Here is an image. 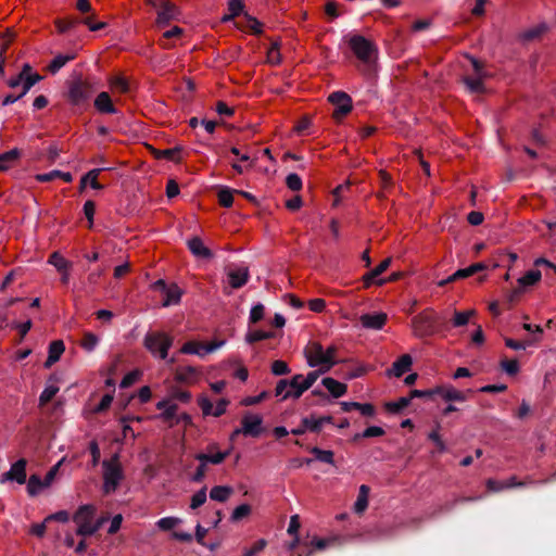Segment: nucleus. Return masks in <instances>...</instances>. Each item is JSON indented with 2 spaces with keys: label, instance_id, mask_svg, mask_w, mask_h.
I'll return each instance as SVG.
<instances>
[{
  "label": "nucleus",
  "instance_id": "43",
  "mask_svg": "<svg viewBox=\"0 0 556 556\" xmlns=\"http://www.w3.org/2000/svg\"><path fill=\"white\" fill-rule=\"evenodd\" d=\"M182 33H184V29L181 27L174 26L173 28L164 31L163 37L160 39V45L164 49H170L172 45H169L166 40L172 39V38H178L182 35Z\"/></svg>",
  "mask_w": 556,
  "mask_h": 556
},
{
  "label": "nucleus",
  "instance_id": "34",
  "mask_svg": "<svg viewBox=\"0 0 556 556\" xmlns=\"http://www.w3.org/2000/svg\"><path fill=\"white\" fill-rule=\"evenodd\" d=\"M102 168H94L89 170L86 175H84L80 179V189H84L87 185H89L92 189L101 190L103 186L98 182V176L101 173Z\"/></svg>",
  "mask_w": 556,
  "mask_h": 556
},
{
  "label": "nucleus",
  "instance_id": "35",
  "mask_svg": "<svg viewBox=\"0 0 556 556\" xmlns=\"http://www.w3.org/2000/svg\"><path fill=\"white\" fill-rule=\"evenodd\" d=\"M75 58V53L58 54L50 62L48 70L51 74H56L63 66H65L70 61L74 60Z\"/></svg>",
  "mask_w": 556,
  "mask_h": 556
},
{
  "label": "nucleus",
  "instance_id": "1",
  "mask_svg": "<svg viewBox=\"0 0 556 556\" xmlns=\"http://www.w3.org/2000/svg\"><path fill=\"white\" fill-rule=\"evenodd\" d=\"M94 513L96 509L92 505H83L74 514L73 520L77 525L78 535H93L105 522L106 518L104 517L94 520Z\"/></svg>",
  "mask_w": 556,
  "mask_h": 556
},
{
  "label": "nucleus",
  "instance_id": "64",
  "mask_svg": "<svg viewBox=\"0 0 556 556\" xmlns=\"http://www.w3.org/2000/svg\"><path fill=\"white\" fill-rule=\"evenodd\" d=\"M141 372L139 370H132L125 375V377L121 381V388H128L134 384L140 377Z\"/></svg>",
  "mask_w": 556,
  "mask_h": 556
},
{
  "label": "nucleus",
  "instance_id": "18",
  "mask_svg": "<svg viewBox=\"0 0 556 556\" xmlns=\"http://www.w3.org/2000/svg\"><path fill=\"white\" fill-rule=\"evenodd\" d=\"M388 319L386 313H368L359 317L362 326L366 329L380 330L383 328Z\"/></svg>",
  "mask_w": 556,
  "mask_h": 556
},
{
  "label": "nucleus",
  "instance_id": "28",
  "mask_svg": "<svg viewBox=\"0 0 556 556\" xmlns=\"http://www.w3.org/2000/svg\"><path fill=\"white\" fill-rule=\"evenodd\" d=\"M65 346L62 340L52 341L49 345L48 358L45 363V367L49 368L56 363L62 354L64 353Z\"/></svg>",
  "mask_w": 556,
  "mask_h": 556
},
{
  "label": "nucleus",
  "instance_id": "42",
  "mask_svg": "<svg viewBox=\"0 0 556 556\" xmlns=\"http://www.w3.org/2000/svg\"><path fill=\"white\" fill-rule=\"evenodd\" d=\"M243 10V3L241 0H229L228 1V11L229 14L224 15L222 21L228 22L238 16Z\"/></svg>",
  "mask_w": 556,
  "mask_h": 556
},
{
  "label": "nucleus",
  "instance_id": "8",
  "mask_svg": "<svg viewBox=\"0 0 556 556\" xmlns=\"http://www.w3.org/2000/svg\"><path fill=\"white\" fill-rule=\"evenodd\" d=\"M148 3L157 11L156 25L164 27L179 16L178 8L168 0H148Z\"/></svg>",
  "mask_w": 556,
  "mask_h": 556
},
{
  "label": "nucleus",
  "instance_id": "54",
  "mask_svg": "<svg viewBox=\"0 0 556 556\" xmlns=\"http://www.w3.org/2000/svg\"><path fill=\"white\" fill-rule=\"evenodd\" d=\"M206 488H202L197 493H194L191 497L190 508L197 509L202 506L206 502Z\"/></svg>",
  "mask_w": 556,
  "mask_h": 556
},
{
  "label": "nucleus",
  "instance_id": "37",
  "mask_svg": "<svg viewBox=\"0 0 556 556\" xmlns=\"http://www.w3.org/2000/svg\"><path fill=\"white\" fill-rule=\"evenodd\" d=\"M59 390L60 388L58 383L50 379L39 396V405L45 406L47 403H49L55 396Z\"/></svg>",
  "mask_w": 556,
  "mask_h": 556
},
{
  "label": "nucleus",
  "instance_id": "12",
  "mask_svg": "<svg viewBox=\"0 0 556 556\" xmlns=\"http://www.w3.org/2000/svg\"><path fill=\"white\" fill-rule=\"evenodd\" d=\"M329 101L336 106L333 111L336 119H341L352 110V100L345 92L337 91L331 93Z\"/></svg>",
  "mask_w": 556,
  "mask_h": 556
},
{
  "label": "nucleus",
  "instance_id": "50",
  "mask_svg": "<svg viewBox=\"0 0 556 556\" xmlns=\"http://www.w3.org/2000/svg\"><path fill=\"white\" fill-rule=\"evenodd\" d=\"M273 336H274L273 332H269V331L252 330L247 333L245 341L248 343H254L257 341L269 339Z\"/></svg>",
  "mask_w": 556,
  "mask_h": 556
},
{
  "label": "nucleus",
  "instance_id": "31",
  "mask_svg": "<svg viewBox=\"0 0 556 556\" xmlns=\"http://www.w3.org/2000/svg\"><path fill=\"white\" fill-rule=\"evenodd\" d=\"M156 408L162 410L160 418L168 421L176 416L178 406L172 400H162L156 403Z\"/></svg>",
  "mask_w": 556,
  "mask_h": 556
},
{
  "label": "nucleus",
  "instance_id": "13",
  "mask_svg": "<svg viewBox=\"0 0 556 556\" xmlns=\"http://www.w3.org/2000/svg\"><path fill=\"white\" fill-rule=\"evenodd\" d=\"M26 466L27 462L24 458L18 459L14 464H12L9 471L4 472L1 476L0 482L5 483L8 481H15L18 484H24L27 479Z\"/></svg>",
  "mask_w": 556,
  "mask_h": 556
},
{
  "label": "nucleus",
  "instance_id": "60",
  "mask_svg": "<svg viewBox=\"0 0 556 556\" xmlns=\"http://www.w3.org/2000/svg\"><path fill=\"white\" fill-rule=\"evenodd\" d=\"M271 372L275 376H282L290 372V368L285 361L277 359L271 364Z\"/></svg>",
  "mask_w": 556,
  "mask_h": 556
},
{
  "label": "nucleus",
  "instance_id": "9",
  "mask_svg": "<svg viewBox=\"0 0 556 556\" xmlns=\"http://www.w3.org/2000/svg\"><path fill=\"white\" fill-rule=\"evenodd\" d=\"M226 343L225 340L214 341L211 343H201L198 341H188L182 344L180 348V353L182 354H189V355H197L199 357H205L207 354L215 352L216 350L224 346Z\"/></svg>",
  "mask_w": 556,
  "mask_h": 556
},
{
  "label": "nucleus",
  "instance_id": "6",
  "mask_svg": "<svg viewBox=\"0 0 556 556\" xmlns=\"http://www.w3.org/2000/svg\"><path fill=\"white\" fill-rule=\"evenodd\" d=\"M348 45L355 56L364 63H370L378 52L376 45L362 35H350Z\"/></svg>",
  "mask_w": 556,
  "mask_h": 556
},
{
  "label": "nucleus",
  "instance_id": "55",
  "mask_svg": "<svg viewBox=\"0 0 556 556\" xmlns=\"http://www.w3.org/2000/svg\"><path fill=\"white\" fill-rule=\"evenodd\" d=\"M218 201L220 205L225 207H230L233 203V191L228 188L222 189L218 192Z\"/></svg>",
  "mask_w": 556,
  "mask_h": 556
},
{
  "label": "nucleus",
  "instance_id": "22",
  "mask_svg": "<svg viewBox=\"0 0 556 556\" xmlns=\"http://www.w3.org/2000/svg\"><path fill=\"white\" fill-rule=\"evenodd\" d=\"M413 364V358L408 354H403L400 358H397L391 368H389L386 374L388 377L394 376V377H401L405 372L410 370Z\"/></svg>",
  "mask_w": 556,
  "mask_h": 556
},
{
  "label": "nucleus",
  "instance_id": "2",
  "mask_svg": "<svg viewBox=\"0 0 556 556\" xmlns=\"http://www.w3.org/2000/svg\"><path fill=\"white\" fill-rule=\"evenodd\" d=\"M40 80H41V76L37 73H31L30 65L25 64L21 71V73L17 76L12 77L8 80V85L11 88H17L21 86L22 87L21 93L17 96H12V94L7 96L2 101V105L5 106L9 104H13L17 100H20L22 97H24L30 90V88Z\"/></svg>",
  "mask_w": 556,
  "mask_h": 556
},
{
  "label": "nucleus",
  "instance_id": "11",
  "mask_svg": "<svg viewBox=\"0 0 556 556\" xmlns=\"http://www.w3.org/2000/svg\"><path fill=\"white\" fill-rule=\"evenodd\" d=\"M469 61L472 65L475 75L471 77H465L464 83L470 92L480 93L483 91V68L477 59L470 56Z\"/></svg>",
  "mask_w": 556,
  "mask_h": 556
},
{
  "label": "nucleus",
  "instance_id": "53",
  "mask_svg": "<svg viewBox=\"0 0 556 556\" xmlns=\"http://www.w3.org/2000/svg\"><path fill=\"white\" fill-rule=\"evenodd\" d=\"M410 401H412V397L403 396V397L397 399L394 402L388 403L387 408L393 413H397V412L404 409L405 407H407L410 404Z\"/></svg>",
  "mask_w": 556,
  "mask_h": 556
},
{
  "label": "nucleus",
  "instance_id": "40",
  "mask_svg": "<svg viewBox=\"0 0 556 556\" xmlns=\"http://www.w3.org/2000/svg\"><path fill=\"white\" fill-rule=\"evenodd\" d=\"M475 315H476L475 309H468V311H464V312L455 311L453 319H452V325L456 328L463 327V326L467 325L469 323V319Z\"/></svg>",
  "mask_w": 556,
  "mask_h": 556
},
{
  "label": "nucleus",
  "instance_id": "58",
  "mask_svg": "<svg viewBox=\"0 0 556 556\" xmlns=\"http://www.w3.org/2000/svg\"><path fill=\"white\" fill-rule=\"evenodd\" d=\"M501 367L509 376H514L519 371V364L516 359H503Z\"/></svg>",
  "mask_w": 556,
  "mask_h": 556
},
{
  "label": "nucleus",
  "instance_id": "57",
  "mask_svg": "<svg viewBox=\"0 0 556 556\" xmlns=\"http://www.w3.org/2000/svg\"><path fill=\"white\" fill-rule=\"evenodd\" d=\"M198 462H199V466L195 469L194 473L192 475L191 481L200 483L204 480V478L206 476V470H207L208 464L205 460H198Z\"/></svg>",
  "mask_w": 556,
  "mask_h": 556
},
{
  "label": "nucleus",
  "instance_id": "21",
  "mask_svg": "<svg viewBox=\"0 0 556 556\" xmlns=\"http://www.w3.org/2000/svg\"><path fill=\"white\" fill-rule=\"evenodd\" d=\"M435 395L441 396L446 402H465L467 395L453 386H440L434 388Z\"/></svg>",
  "mask_w": 556,
  "mask_h": 556
},
{
  "label": "nucleus",
  "instance_id": "49",
  "mask_svg": "<svg viewBox=\"0 0 556 556\" xmlns=\"http://www.w3.org/2000/svg\"><path fill=\"white\" fill-rule=\"evenodd\" d=\"M250 514H251V506L249 504H241L233 509V511L230 516V520L232 522H237V521H240L241 519L248 517Z\"/></svg>",
  "mask_w": 556,
  "mask_h": 556
},
{
  "label": "nucleus",
  "instance_id": "15",
  "mask_svg": "<svg viewBox=\"0 0 556 556\" xmlns=\"http://www.w3.org/2000/svg\"><path fill=\"white\" fill-rule=\"evenodd\" d=\"M333 538H318L314 536L309 540V542H304L300 545V549L298 552L299 556H311L314 551H324L327 547L331 546L334 543Z\"/></svg>",
  "mask_w": 556,
  "mask_h": 556
},
{
  "label": "nucleus",
  "instance_id": "4",
  "mask_svg": "<svg viewBox=\"0 0 556 556\" xmlns=\"http://www.w3.org/2000/svg\"><path fill=\"white\" fill-rule=\"evenodd\" d=\"M103 468V492L111 494L115 492L124 479V472L119 463L118 454L102 463Z\"/></svg>",
  "mask_w": 556,
  "mask_h": 556
},
{
  "label": "nucleus",
  "instance_id": "41",
  "mask_svg": "<svg viewBox=\"0 0 556 556\" xmlns=\"http://www.w3.org/2000/svg\"><path fill=\"white\" fill-rule=\"evenodd\" d=\"M109 85L113 91L125 93L129 90V84L127 79L121 75L111 77L109 79Z\"/></svg>",
  "mask_w": 556,
  "mask_h": 556
},
{
  "label": "nucleus",
  "instance_id": "47",
  "mask_svg": "<svg viewBox=\"0 0 556 556\" xmlns=\"http://www.w3.org/2000/svg\"><path fill=\"white\" fill-rule=\"evenodd\" d=\"M99 343V337L92 332H86L81 341V348L87 352H92Z\"/></svg>",
  "mask_w": 556,
  "mask_h": 556
},
{
  "label": "nucleus",
  "instance_id": "3",
  "mask_svg": "<svg viewBox=\"0 0 556 556\" xmlns=\"http://www.w3.org/2000/svg\"><path fill=\"white\" fill-rule=\"evenodd\" d=\"M93 89L88 80L76 78L68 81L65 98L71 105L85 110L89 105Z\"/></svg>",
  "mask_w": 556,
  "mask_h": 556
},
{
  "label": "nucleus",
  "instance_id": "10",
  "mask_svg": "<svg viewBox=\"0 0 556 556\" xmlns=\"http://www.w3.org/2000/svg\"><path fill=\"white\" fill-rule=\"evenodd\" d=\"M301 375H294L291 380L281 379L278 381L275 394L280 397V401L288 399H300L302 395H295V392L301 387Z\"/></svg>",
  "mask_w": 556,
  "mask_h": 556
},
{
  "label": "nucleus",
  "instance_id": "17",
  "mask_svg": "<svg viewBox=\"0 0 556 556\" xmlns=\"http://www.w3.org/2000/svg\"><path fill=\"white\" fill-rule=\"evenodd\" d=\"M391 258L388 257L383 260L377 267L368 271L363 276V282L365 287H370L371 285H383L386 279H378L381 274H383L390 266Z\"/></svg>",
  "mask_w": 556,
  "mask_h": 556
},
{
  "label": "nucleus",
  "instance_id": "25",
  "mask_svg": "<svg viewBox=\"0 0 556 556\" xmlns=\"http://www.w3.org/2000/svg\"><path fill=\"white\" fill-rule=\"evenodd\" d=\"M94 108L99 113L102 114H115L117 110L115 109L113 101L110 94L105 91L100 92L94 99Z\"/></svg>",
  "mask_w": 556,
  "mask_h": 556
},
{
  "label": "nucleus",
  "instance_id": "48",
  "mask_svg": "<svg viewBox=\"0 0 556 556\" xmlns=\"http://www.w3.org/2000/svg\"><path fill=\"white\" fill-rule=\"evenodd\" d=\"M181 522L177 517H164L157 520L156 527L162 531H169Z\"/></svg>",
  "mask_w": 556,
  "mask_h": 556
},
{
  "label": "nucleus",
  "instance_id": "5",
  "mask_svg": "<svg viewBox=\"0 0 556 556\" xmlns=\"http://www.w3.org/2000/svg\"><path fill=\"white\" fill-rule=\"evenodd\" d=\"M143 345L153 356L166 359L173 345V338L162 331L149 332L143 338Z\"/></svg>",
  "mask_w": 556,
  "mask_h": 556
},
{
  "label": "nucleus",
  "instance_id": "38",
  "mask_svg": "<svg viewBox=\"0 0 556 556\" xmlns=\"http://www.w3.org/2000/svg\"><path fill=\"white\" fill-rule=\"evenodd\" d=\"M321 374L323 372L320 371V368H318L317 370L308 372L305 377L301 375V387L295 392V395H302L316 382V380Z\"/></svg>",
  "mask_w": 556,
  "mask_h": 556
},
{
  "label": "nucleus",
  "instance_id": "46",
  "mask_svg": "<svg viewBox=\"0 0 556 556\" xmlns=\"http://www.w3.org/2000/svg\"><path fill=\"white\" fill-rule=\"evenodd\" d=\"M266 61L270 65H278L281 62V54L279 50V43L274 42L267 50Z\"/></svg>",
  "mask_w": 556,
  "mask_h": 556
},
{
  "label": "nucleus",
  "instance_id": "14",
  "mask_svg": "<svg viewBox=\"0 0 556 556\" xmlns=\"http://www.w3.org/2000/svg\"><path fill=\"white\" fill-rule=\"evenodd\" d=\"M242 434L258 437L263 432V418L257 414H245L241 419Z\"/></svg>",
  "mask_w": 556,
  "mask_h": 556
},
{
  "label": "nucleus",
  "instance_id": "23",
  "mask_svg": "<svg viewBox=\"0 0 556 556\" xmlns=\"http://www.w3.org/2000/svg\"><path fill=\"white\" fill-rule=\"evenodd\" d=\"M190 252L198 258L208 260L213 256L211 250L204 244L201 238L192 237L187 241Z\"/></svg>",
  "mask_w": 556,
  "mask_h": 556
},
{
  "label": "nucleus",
  "instance_id": "39",
  "mask_svg": "<svg viewBox=\"0 0 556 556\" xmlns=\"http://www.w3.org/2000/svg\"><path fill=\"white\" fill-rule=\"evenodd\" d=\"M45 488L43 481L37 475H31L27 480V492L30 496L38 495Z\"/></svg>",
  "mask_w": 556,
  "mask_h": 556
},
{
  "label": "nucleus",
  "instance_id": "27",
  "mask_svg": "<svg viewBox=\"0 0 556 556\" xmlns=\"http://www.w3.org/2000/svg\"><path fill=\"white\" fill-rule=\"evenodd\" d=\"M321 384L333 397H341L348 392V386L331 377H326L321 380Z\"/></svg>",
  "mask_w": 556,
  "mask_h": 556
},
{
  "label": "nucleus",
  "instance_id": "33",
  "mask_svg": "<svg viewBox=\"0 0 556 556\" xmlns=\"http://www.w3.org/2000/svg\"><path fill=\"white\" fill-rule=\"evenodd\" d=\"M369 486L366 484H362L358 490L357 498L354 503V511L357 514H362L366 510L368 506V496H369Z\"/></svg>",
  "mask_w": 556,
  "mask_h": 556
},
{
  "label": "nucleus",
  "instance_id": "63",
  "mask_svg": "<svg viewBox=\"0 0 556 556\" xmlns=\"http://www.w3.org/2000/svg\"><path fill=\"white\" fill-rule=\"evenodd\" d=\"M266 546V541L264 539H260L256 541L252 547L245 548L242 556H256L260 552H262Z\"/></svg>",
  "mask_w": 556,
  "mask_h": 556
},
{
  "label": "nucleus",
  "instance_id": "19",
  "mask_svg": "<svg viewBox=\"0 0 556 556\" xmlns=\"http://www.w3.org/2000/svg\"><path fill=\"white\" fill-rule=\"evenodd\" d=\"M228 282L233 289L243 287L249 280V269L244 266L229 268L227 271Z\"/></svg>",
  "mask_w": 556,
  "mask_h": 556
},
{
  "label": "nucleus",
  "instance_id": "56",
  "mask_svg": "<svg viewBox=\"0 0 556 556\" xmlns=\"http://www.w3.org/2000/svg\"><path fill=\"white\" fill-rule=\"evenodd\" d=\"M428 439L437 445L440 452L446 451L445 443L440 435V425H437L435 429L428 434Z\"/></svg>",
  "mask_w": 556,
  "mask_h": 556
},
{
  "label": "nucleus",
  "instance_id": "29",
  "mask_svg": "<svg viewBox=\"0 0 556 556\" xmlns=\"http://www.w3.org/2000/svg\"><path fill=\"white\" fill-rule=\"evenodd\" d=\"M542 279V273L539 269L528 270L523 276L518 278L517 283L520 290L535 286Z\"/></svg>",
  "mask_w": 556,
  "mask_h": 556
},
{
  "label": "nucleus",
  "instance_id": "44",
  "mask_svg": "<svg viewBox=\"0 0 556 556\" xmlns=\"http://www.w3.org/2000/svg\"><path fill=\"white\" fill-rule=\"evenodd\" d=\"M311 453L314 454L315 459L318 460V462L330 464V465L334 464L333 452L332 451L321 450L319 447H313L311 450Z\"/></svg>",
  "mask_w": 556,
  "mask_h": 556
},
{
  "label": "nucleus",
  "instance_id": "30",
  "mask_svg": "<svg viewBox=\"0 0 556 556\" xmlns=\"http://www.w3.org/2000/svg\"><path fill=\"white\" fill-rule=\"evenodd\" d=\"M182 293V290L177 285H170L164 292L165 299L162 306L168 307L178 304L181 300Z\"/></svg>",
  "mask_w": 556,
  "mask_h": 556
},
{
  "label": "nucleus",
  "instance_id": "36",
  "mask_svg": "<svg viewBox=\"0 0 556 556\" xmlns=\"http://www.w3.org/2000/svg\"><path fill=\"white\" fill-rule=\"evenodd\" d=\"M232 492H233V490H232L231 486H228V485H216V486L211 489L210 498L212 501L224 503V502H226L230 497Z\"/></svg>",
  "mask_w": 556,
  "mask_h": 556
},
{
  "label": "nucleus",
  "instance_id": "32",
  "mask_svg": "<svg viewBox=\"0 0 556 556\" xmlns=\"http://www.w3.org/2000/svg\"><path fill=\"white\" fill-rule=\"evenodd\" d=\"M21 156V151L14 148L0 154V172L11 168Z\"/></svg>",
  "mask_w": 556,
  "mask_h": 556
},
{
  "label": "nucleus",
  "instance_id": "26",
  "mask_svg": "<svg viewBox=\"0 0 556 556\" xmlns=\"http://www.w3.org/2000/svg\"><path fill=\"white\" fill-rule=\"evenodd\" d=\"M201 371L199 368L193 366L180 367L176 371V380L184 383L193 384L197 383Z\"/></svg>",
  "mask_w": 556,
  "mask_h": 556
},
{
  "label": "nucleus",
  "instance_id": "16",
  "mask_svg": "<svg viewBox=\"0 0 556 556\" xmlns=\"http://www.w3.org/2000/svg\"><path fill=\"white\" fill-rule=\"evenodd\" d=\"M217 447L216 443H211L206 447V453H199L194 458L197 460H205L207 464L219 465L230 455L231 450L220 452Z\"/></svg>",
  "mask_w": 556,
  "mask_h": 556
},
{
  "label": "nucleus",
  "instance_id": "61",
  "mask_svg": "<svg viewBox=\"0 0 556 556\" xmlns=\"http://www.w3.org/2000/svg\"><path fill=\"white\" fill-rule=\"evenodd\" d=\"M264 317V306L261 303H257L252 306L250 311L249 320L252 324L260 321Z\"/></svg>",
  "mask_w": 556,
  "mask_h": 556
},
{
  "label": "nucleus",
  "instance_id": "20",
  "mask_svg": "<svg viewBox=\"0 0 556 556\" xmlns=\"http://www.w3.org/2000/svg\"><path fill=\"white\" fill-rule=\"evenodd\" d=\"M48 263L56 268L58 271L62 274L61 281L64 285H67L70 281V271L72 264L67 260H65L59 252H53Z\"/></svg>",
  "mask_w": 556,
  "mask_h": 556
},
{
  "label": "nucleus",
  "instance_id": "59",
  "mask_svg": "<svg viewBox=\"0 0 556 556\" xmlns=\"http://www.w3.org/2000/svg\"><path fill=\"white\" fill-rule=\"evenodd\" d=\"M286 184L288 188L292 191H299L302 188V179L295 173H291L287 176Z\"/></svg>",
  "mask_w": 556,
  "mask_h": 556
},
{
  "label": "nucleus",
  "instance_id": "52",
  "mask_svg": "<svg viewBox=\"0 0 556 556\" xmlns=\"http://www.w3.org/2000/svg\"><path fill=\"white\" fill-rule=\"evenodd\" d=\"M78 24H79V20H76V18L58 20L55 22V26H56L59 33H61V34L67 33L72 28L76 27Z\"/></svg>",
  "mask_w": 556,
  "mask_h": 556
},
{
  "label": "nucleus",
  "instance_id": "45",
  "mask_svg": "<svg viewBox=\"0 0 556 556\" xmlns=\"http://www.w3.org/2000/svg\"><path fill=\"white\" fill-rule=\"evenodd\" d=\"M384 434V430L379 426H370L366 428L362 433H356L353 438L354 441L365 438L381 437Z\"/></svg>",
  "mask_w": 556,
  "mask_h": 556
},
{
  "label": "nucleus",
  "instance_id": "24",
  "mask_svg": "<svg viewBox=\"0 0 556 556\" xmlns=\"http://www.w3.org/2000/svg\"><path fill=\"white\" fill-rule=\"evenodd\" d=\"M431 321L425 315H417L412 320L413 333L417 338H424L431 333Z\"/></svg>",
  "mask_w": 556,
  "mask_h": 556
},
{
  "label": "nucleus",
  "instance_id": "7",
  "mask_svg": "<svg viewBox=\"0 0 556 556\" xmlns=\"http://www.w3.org/2000/svg\"><path fill=\"white\" fill-rule=\"evenodd\" d=\"M304 355L309 367L320 368L321 372H327L333 367L330 358L326 357L325 349L318 342H311L304 350Z\"/></svg>",
  "mask_w": 556,
  "mask_h": 556
},
{
  "label": "nucleus",
  "instance_id": "51",
  "mask_svg": "<svg viewBox=\"0 0 556 556\" xmlns=\"http://www.w3.org/2000/svg\"><path fill=\"white\" fill-rule=\"evenodd\" d=\"M302 424L306 427V430L311 432H319L323 428L319 417L315 416L304 417Z\"/></svg>",
  "mask_w": 556,
  "mask_h": 556
},
{
  "label": "nucleus",
  "instance_id": "62",
  "mask_svg": "<svg viewBox=\"0 0 556 556\" xmlns=\"http://www.w3.org/2000/svg\"><path fill=\"white\" fill-rule=\"evenodd\" d=\"M96 213V204L93 201H86L84 204V214L88 219V227L92 228L93 226V216Z\"/></svg>",
  "mask_w": 556,
  "mask_h": 556
}]
</instances>
